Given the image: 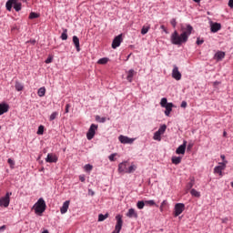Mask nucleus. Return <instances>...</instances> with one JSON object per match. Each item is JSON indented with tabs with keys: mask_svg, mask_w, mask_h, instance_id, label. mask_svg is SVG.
<instances>
[{
	"mask_svg": "<svg viewBox=\"0 0 233 233\" xmlns=\"http://www.w3.org/2000/svg\"><path fill=\"white\" fill-rule=\"evenodd\" d=\"M194 31V27L190 25V24H187L186 27L181 26V34L177 33V30H175L171 34V43L172 45H177L178 46H181V45L187 43L188 41V36L192 34Z\"/></svg>",
	"mask_w": 233,
	"mask_h": 233,
	"instance_id": "nucleus-1",
	"label": "nucleus"
},
{
	"mask_svg": "<svg viewBox=\"0 0 233 233\" xmlns=\"http://www.w3.org/2000/svg\"><path fill=\"white\" fill-rule=\"evenodd\" d=\"M35 214H43L46 210V202L43 198H40L34 206Z\"/></svg>",
	"mask_w": 233,
	"mask_h": 233,
	"instance_id": "nucleus-2",
	"label": "nucleus"
},
{
	"mask_svg": "<svg viewBox=\"0 0 233 233\" xmlns=\"http://www.w3.org/2000/svg\"><path fill=\"white\" fill-rule=\"evenodd\" d=\"M116 224L115 226V230L112 233H120L121 228H123V216L116 215Z\"/></svg>",
	"mask_w": 233,
	"mask_h": 233,
	"instance_id": "nucleus-3",
	"label": "nucleus"
},
{
	"mask_svg": "<svg viewBox=\"0 0 233 233\" xmlns=\"http://www.w3.org/2000/svg\"><path fill=\"white\" fill-rule=\"evenodd\" d=\"M10 196H12V192H7L5 197L0 198V207H9L10 205Z\"/></svg>",
	"mask_w": 233,
	"mask_h": 233,
	"instance_id": "nucleus-4",
	"label": "nucleus"
},
{
	"mask_svg": "<svg viewBox=\"0 0 233 233\" xmlns=\"http://www.w3.org/2000/svg\"><path fill=\"white\" fill-rule=\"evenodd\" d=\"M175 211H174V217L177 218V216H181L183 212L185 211V204L183 203H177L175 205Z\"/></svg>",
	"mask_w": 233,
	"mask_h": 233,
	"instance_id": "nucleus-5",
	"label": "nucleus"
},
{
	"mask_svg": "<svg viewBox=\"0 0 233 233\" xmlns=\"http://www.w3.org/2000/svg\"><path fill=\"white\" fill-rule=\"evenodd\" d=\"M98 126L96 124H92L86 133V137L88 141H91V139H94V136H96V130H97Z\"/></svg>",
	"mask_w": 233,
	"mask_h": 233,
	"instance_id": "nucleus-6",
	"label": "nucleus"
},
{
	"mask_svg": "<svg viewBox=\"0 0 233 233\" xmlns=\"http://www.w3.org/2000/svg\"><path fill=\"white\" fill-rule=\"evenodd\" d=\"M121 43H123V35L120 34L118 35H116L112 42V48L114 50H116V48H117L118 46H121Z\"/></svg>",
	"mask_w": 233,
	"mask_h": 233,
	"instance_id": "nucleus-7",
	"label": "nucleus"
},
{
	"mask_svg": "<svg viewBox=\"0 0 233 233\" xmlns=\"http://www.w3.org/2000/svg\"><path fill=\"white\" fill-rule=\"evenodd\" d=\"M172 77L176 81H181V72H179V67L176 65L173 66Z\"/></svg>",
	"mask_w": 233,
	"mask_h": 233,
	"instance_id": "nucleus-8",
	"label": "nucleus"
},
{
	"mask_svg": "<svg viewBox=\"0 0 233 233\" xmlns=\"http://www.w3.org/2000/svg\"><path fill=\"white\" fill-rule=\"evenodd\" d=\"M120 143H122L123 145H132V143H134V138H130L128 137L120 135V137H118Z\"/></svg>",
	"mask_w": 233,
	"mask_h": 233,
	"instance_id": "nucleus-9",
	"label": "nucleus"
},
{
	"mask_svg": "<svg viewBox=\"0 0 233 233\" xmlns=\"http://www.w3.org/2000/svg\"><path fill=\"white\" fill-rule=\"evenodd\" d=\"M58 157L54 153L47 154V157H46V163H56Z\"/></svg>",
	"mask_w": 233,
	"mask_h": 233,
	"instance_id": "nucleus-10",
	"label": "nucleus"
},
{
	"mask_svg": "<svg viewBox=\"0 0 233 233\" xmlns=\"http://www.w3.org/2000/svg\"><path fill=\"white\" fill-rule=\"evenodd\" d=\"M187 150V140L183 141V144L180 145L177 149H176V154H182L185 155V151Z\"/></svg>",
	"mask_w": 233,
	"mask_h": 233,
	"instance_id": "nucleus-11",
	"label": "nucleus"
},
{
	"mask_svg": "<svg viewBox=\"0 0 233 233\" xmlns=\"http://www.w3.org/2000/svg\"><path fill=\"white\" fill-rule=\"evenodd\" d=\"M210 30L213 34H216L217 32H219V30H221V24L211 22Z\"/></svg>",
	"mask_w": 233,
	"mask_h": 233,
	"instance_id": "nucleus-12",
	"label": "nucleus"
},
{
	"mask_svg": "<svg viewBox=\"0 0 233 233\" xmlns=\"http://www.w3.org/2000/svg\"><path fill=\"white\" fill-rule=\"evenodd\" d=\"M128 168V162H122L118 165V172L121 174L123 172L127 173Z\"/></svg>",
	"mask_w": 233,
	"mask_h": 233,
	"instance_id": "nucleus-13",
	"label": "nucleus"
},
{
	"mask_svg": "<svg viewBox=\"0 0 233 233\" xmlns=\"http://www.w3.org/2000/svg\"><path fill=\"white\" fill-rule=\"evenodd\" d=\"M127 80L128 81V83H132L133 79H134V76H136V74H137V72H136V70L134 69H129L127 72Z\"/></svg>",
	"mask_w": 233,
	"mask_h": 233,
	"instance_id": "nucleus-14",
	"label": "nucleus"
},
{
	"mask_svg": "<svg viewBox=\"0 0 233 233\" xmlns=\"http://www.w3.org/2000/svg\"><path fill=\"white\" fill-rule=\"evenodd\" d=\"M10 110V106L6 103L0 104V116H3V114H6Z\"/></svg>",
	"mask_w": 233,
	"mask_h": 233,
	"instance_id": "nucleus-15",
	"label": "nucleus"
},
{
	"mask_svg": "<svg viewBox=\"0 0 233 233\" xmlns=\"http://www.w3.org/2000/svg\"><path fill=\"white\" fill-rule=\"evenodd\" d=\"M68 207H70V200L64 202L62 208H60L61 214H66V212H68Z\"/></svg>",
	"mask_w": 233,
	"mask_h": 233,
	"instance_id": "nucleus-16",
	"label": "nucleus"
},
{
	"mask_svg": "<svg viewBox=\"0 0 233 233\" xmlns=\"http://www.w3.org/2000/svg\"><path fill=\"white\" fill-rule=\"evenodd\" d=\"M127 218H135V219H137V212H136V209L134 208H129L127 213L126 214Z\"/></svg>",
	"mask_w": 233,
	"mask_h": 233,
	"instance_id": "nucleus-17",
	"label": "nucleus"
},
{
	"mask_svg": "<svg viewBox=\"0 0 233 233\" xmlns=\"http://www.w3.org/2000/svg\"><path fill=\"white\" fill-rule=\"evenodd\" d=\"M73 43L76 48V52H81V47L79 45V37H77L76 35L73 36Z\"/></svg>",
	"mask_w": 233,
	"mask_h": 233,
	"instance_id": "nucleus-18",
	"label": "nucleus"
},
{
	"mask_svg": "<svg viewBox=\"0 0 233 233\" xmlns=\"http://www.w3.org/2000/svg\"><path fill=\"white\" fill-rule=\"evenodd\" d=\"M215 59H217V61H221L222 59H225V52L218 51L215 54Z\"/></svg>",
	"mask_w": 233,
	"mask_h": 233,
	"instance_id": "nucleus-19",
	"label": "nucleus"
},
{
	"mask_svg": "<svg viewBox=\"0 0 233 233\" xmlns=\"http://www.w3.org/2000/svg\"><path fill=\"white\" fill-rule=\"evenodd\" d=\"M14 3H15V0H8L6 2L5 7L8 12H12V6L14 7Z\"/></svg>",
	"mask_w": 233,
	"mask_h": 233,
	"instance_id": "nucleus-20",
	"label": "nucleus"
},
{
	"mask_svg": "<svg viewBox=\"0 0 233 233\" xmlns=\"http://www.w3.org/2000/svg\"><path fill=\"white\" fill-rule=\"evenodd\" d=\"M181 159H183L181 157H172L171 163H173V165H179V163H181Z\"/></svg>",
	"mask_w": 233,
	"mask_h": 233,
	"instance_id": "nucleus-21",
	"label": "nucleus"
},
{
	"mask_svg": "<svg viewBox=\"0 0 233 233\" xmlns=\"http://www.w3.org/2000/svg\"><path fill=\"white\" fill-rule=\"evenodd\" d=\"M22 4L15 0V2L13 4V8L15 10V12H20Z\"/></svg>",
	"mask_w": 233,
	"mask_h": 233,
	"instance_id": "nucleus-22",
	"label": "nucleus"
},
{
	"mask_svg": "<svg viewBox=\"0 0 233 233\" xmlns=\"http://www.w3.org/2000/svg\"><path fill=\"white\" fill-rule=\"evenodd\" d=\"M60 37L62 41H66V39H68V29H63V33Z\"/></svg>",
	"mask_w": 233,
	"mask_h": 233,
	"instance_id": "nucleus-23",
	"label": "nucleus"
},
{
	"mask_svg": "<svg viewBox=\"0 0 233 233\" xmlns=\"http://www.w3.org/2000/svg\"><path fill=\"white\" fill-rule=\"evenodd\" d=\"M190 194L191 196H193L194 198H201V193L198 190H196L195 188H192L190 190Z\"/></svg>",
	"mask_w": 233,
	"mask_h": 233,
	"instance_id": "nucleus-24",
	"label": "nucleus"
},
{
	"mask_svg": "<svg viewBox=\"0 0 233 233\" xmlns=\"http://www.w3.org/2000/svg\"><path fill=\"white\" fill-rule=\"evenodd\" d=\"M145 203L147 207H159L154 200H146Z\"/></svg>",
	"mask_w": 233,
	"mask_h": 233,
	"instance_id": "nucleus-25",
	"label": "nucleus"
},
{
	"mask_svg": "<svg viewBox=\"0 0 233 233\" xmlns=\"http://www.w3.org/2000/svg\"><path fill=\"white\" fill-rule=\"evenodd\" d=\"M37 94H38L39 97H44L45 94H46V88L40 87L37 91Z\"/></svg>",
	"mask_w": 233,
	"mask_h": 233,
	"instance_id": "nucleus-26",
	"label": "nucleus"
},
{
	"mask_svg": "<svg viewBox=\"0 0 233 233\" xmlns=\"http://www.w3.org/2000/svg\"><path fill=\"white\" fill-rule=\"evenodd\" d=\"M195 183H196V179L194 177H191L190 182L187 183V190L192 189V187H194Z\"/></svg>",
	"mask_w": 233,
	"mask_h": 233,
	"instance_id": "nucleus-27",
	"label": "nucleus"
},
{
	"mask_svg": "<svg viewBox=\"0 0 233 233\" xmlns=\"http://www.w3.org/2000/svg\"><path fill=\"white\" fill-rule=\"evenodd\" d=\"M214 172L215 174H219V176H223V169L219 166L215 167Z\"/></svg>",
	"mask_w": 233,
	"mask_h": 233,
	"instance_id": "nucleus-28",
	"label": "nucleus"
},
{
	"mask_svg": "<svg viewBox=\"0 0 233 233\" xmlns=\"http://www.w3.org/2000/svg\"><path fill=\"white\" fill-rule=\"evenodd\" d=\"M146 202L143 200H140L137 203V207L139 210H143L145 208Z\"/></svg>",
	"mask_w": 233,
	"mask_h": 233,
	"instance_id": "nucleus-29",
	"label": "nucleus"
},
{
	"mask_svg": "<svg viewBox=\"0 0 233 233\" xmlns=\"http://www.w3.org/2000/svg\"><path fill=\"white\" fill-rule=\"evenodd\" d=\"M161 136L162 135L159 132L156 131L153 139H155V141H161Z\"/></svg>",
	"mask_w": 233,
	"mask_h": 233,
	"instance_id": "nucleus-30",
	"label": "nucleus"
},
{
	"mask_svg": "<svg viewBox=\"0 0 233 233\" xmlns=\"http://www.w3.org/2000/svg\"><path fill=\"white\" fill-rule=\"evenodd\" d=\"M166 131H167V125L164 124V125L160 126V127L158 128V130L157 132L163 135V134H165Z\"/></svg>",
	"mask_w": 233,
	"mask_h": 233,
	"instance_id": "nucleus-31",
	"label": "nucleus"
},
{
	"mask_svg": "<svg viewBox=\"0 0 233 233\" xmlns=\"http://www.w3.org/2000/svg\"><path fill=\"white\" fill-rule=\"evenodd\" d=\"M15 90H17V92H21V90H23L24 86L21 83L15 82Z\"/></svg>",
	"mask_w": 233,
	"mask_h": 233,
	"instance_id": "nucleus-32",
	"label": "nucleus"
},
{
	"mask_svg": "<svg viewBox=\"0 0 233 233\" xmlns=\"http://www.w3.org/2000/svg\"><path fill=\"white\" fill-rule=\"evenodd\" d=\"M167 105H168V100L167 99V97H163L160 101V106H162V108H165Z\"/></svg>",
	"mask_w": 233,
	"mask_h": 233,
	"instance_id": "nucleus-33",
	"label": "nucleus"
},
{
	"mask_svg": "<svg viewBox=\"0 0 233 233\" xmlns=\"http://www.w3.org/2000/svg\"><path fill=\"white\" fill-rule=\"evenodd\" d=\"M57 116H59V113L57 111L53 112L49 116V121H54V119H56Z\"/></svg>",
	"mask_w": 233,
	"mask_h": 233,
	"instance_id": "nucleus-34",
	"label": "nucleus"
},
{
	"mask_svg": "<svg viewBox=\"0 0 233 233\" xmlns=\"http://www.w3.org/2000/svg\"><path fill=\"white\" fill-rule=\"evenodd\" d=\"M97 63H98V65H106V63H108V58H106V57L100 58L97 61Z\"/></svg>",
	"mask_w": 233,
	"mask_h": 233,
	"instance_id": "nucleus-35",
	"label": "nucleus"
},
{
	"mask_svg": "<svg viewBox=\"0 0 233 233\" xmlns=\"http://www.w3.org/2000/svg\"><path fill=\"white\" fill-rule=\"evenodd\" d=\"M106 218H108V213L103 215V214H99L98 215V221H105V219H106Z\"/></svg>",
	"mask_w": 233,
	"mask_h": 233,
	"instance_id": "nucleus-36",
	"label": "nucleus"
},
{
	"mask_svg": "<svg viewBox=\"0 0 233 233\" xmlns=\"http://www.w3.org/2000/svg\"><path fill=\"white\" fill-rule=\"evenodd\" d=\"M148 30H150V26H143L141 29L142 35H145L146 34H148Z\"/></svg>",
	"mask_w": 233,
	"mask_h": 233,
	"instance_id": "nucleus-37",
	"label": "nucleus"
},
{
	"mask_svg": "<svg viewBox=\"0 0 233 233\" xmlns=\"http://www.w3.org/2000/svg\"><path fill=\"white\" fill-rule=\"evenodd\" d=\"M44 132H45V127L39 126L36 134H38V136H43Z\"/></svg>",
	"mask_w": 233,
	"mask_h": 233,
	"instance_id": "nucleus-38",
	"label": "nucleus"
},
{
	"mask_svg": "<svg viewBox=\"0 0 233 233\" xmlns=\"http://www.w3.org/2000/svg\"><path fill=\"white\" fill-rule=\"evenodd\" d=\"M164 108H166V110L172 112V108H174V104L173 103H168V105L165 106Z\"/></svg>",
	"mask_w": 233,
	"mask_h": 233,
	"instance_id": "nucleus-39",
	"label": "nucleus"
},
{
	"mask_svg": "<svg viewBox=\"0 0 233 233\" xmlns=\"http://www.w3.org/2000/svg\"><path fill=\"white\" fill-rule=\"evenodd\" d=\"M39 17V14L31 12L29 15V19H37Z\"/></svg>",
	"mask_w": 233,
	"mask_h": 233,
	"instance_id": "nucleus-40",
	"label": "nucleus"
},
{
	"mask_svg": "<svg viewBox=\"0 0 233 233\" xmlns=\"http://www.w3.org/2000/svg\"><path fill=\"white\" fill-rule=\"evenodd\" d=\"M96 121H97L98 123H105V121H106V117H101L99 116H96Z\"/></svg>",
	"mask_w": 233,
	"mask_h": 233,
	"instance_id": "nucleus-41",
	"label": "nucleus"
},
{
	"mask_svg": "<svg viewBox=\"0 0 233 233\" xmlns=\"http://www.w3.org/2000/svg\"><path fill=\"white\" fill-rule=\"evenodd\" d=\"M135 170H136V167L132 165L128 167L127 171H126V174H132V172H135Z\"/></svg>",
	"mask_w": 233,
	"mask_h": 233,
	"instance_id": "nucleus-42",
	"label": "nucleus"
},
{
	"mask_svg": "<svg viewBox=\"0 0 233 233\" xmlns=\"http://www.w3.org/2000/svg\"><path fill=\"white\" fill-rule=\"evenodd\" d=\"M92 168H94V167L92 165H90V164H86L85 166L86 172H90V170H92Z\"/></svg>",
	"mask_w": 233,
	"mask_h": 233,
	"instance_id": "nucleus-43",
	"label": "nucleus"
},
{
	"mask_svg": "<svg viewBox=\"0 0 233 233\" xmlns=\"http://www.w3.org/2000/svg\"><path fill=\"white\" fill-rule=\"evenodd\" d=\"M7 163L10 165L11 168H14L15 162L12 158H8Z\"/></svg>",
	"mask_w": 233,
	"mask_h": 233,
	"instance_id": "nucleus-44",
	"label": "nucleus"
},
{
	"mask_svg": "<svg viewBox=\"0 0 233 233\" xmlns=\"http://www.w3.org/2000/svg\"><path fill=\"white\" fill-rule=\"evenodd\" d=\"M170 25L173 26V28H176V26H177V22L176 21V18L171 19Z\"/></svg>",
	"mask_w": 233,
	"mask_h": 233,
	"instance_id": "nucleus-45",
	"label": "nucleus"
},
{
	"mask_svg": "<svg viewBox=\"0 0 233 233\" xmlns=\"http://www.w3.org/2000/svg\"><path fill=\"white\" fill-rule=\"evenodd\" d=\"M115 157H116V153H113V154H111V155L108 157V159H109V161H115V160H116Z\"/></svg>",
	"mask_w": 233,
	"mask_h": 233,
	"instance_id": "nucleus-46",
	"label": "nucleus"
},
{
	"mask_svg": "<svg viewBox=\"0 0 233 233\" xmlns=\"http://www.w3.org/2000/svg\"><path fill=\"white\" fill-rule=\"evenodd\" d=\"M203 43H205V40L199 39V37L197 38V45H203Z\"/></svg>",
	"mask_w": 233,
	"mask_h": 233,
	"instance_id": "nucleus-47",
	"label": "nucleus"
},
{
	"mask_svg": "<svg viewBox=\"0 0 233 233\" xmlns=\"http://www.w3.org/2000/svg\"><path fill=\"white\" fill-rule=\"evenodd\" d=\"M164 205H167V200H164L162 203H161V205H160V212H163V207H164Z\"/></svg>",
	"mask_w": 233,
	"mask_h": 233,
	"instance_id": "nucleus-48",
	"label": "nucleus"
},
{
	"mask_svg": "<svg viewBox=\"0 0 233 233\" xmlns=\"http://www.w3.org/2000/svg\"><path fill=\"white\" fill-rule=\"evenodd\" d=\"M52 60H53L52 56H49V57L45 61V63H46V65H48V64L52 63Z\"/></svg>",
	"mask_w": 233,
	"mask_h": 233,
	"instance_id": "nucleus-49",
	"label": "nucleus"
},
{
	"mask_svg": "<svg viewBox=\"0 0 233 233\" xmlns=\"http://www.w3.org/2000/svg\"><path fill=\"white\" fill-rule=\"evenodd\" d=\"M69 110H70V104H66V114H68Z\"/></svg>",
	"mask_w": 233,
	"mask_h": 233,
	"instance_id": "nucleus-50",
	"label": "nucleus"
},
{
	"mask_svg": "<svg viewBox=\"0 0 233 233\" xmlns=\"http://www.w3.org/2000/svg\"><path fill=\"white\" fill-rule=\"evenodd\" d=\"M180 106H181V108H187V101H182Z\"/></svg>",
	"mask_w": 233,
	"mask_h": 233,
	"instance_id": "nucleus-51",
	"label": "nucleus"
},
{
	"mask_svg": "<svg viewBox=\"0 0 233 233\" xmlns=\"http://www.w3.org/2000/svg\"><path fill=\"white\" fill-rule=\"evenodd\" d=\"M218 167H220V168H222V170H225V168H227V166L225 164H223L222 162L219 163Z\"/></svg>",
	"mask_w": 233,
	"mask_h": 233,
	"instance_id": "nucleus-52",
	"label": "nucleus"
},
{
	"mask_svg": "<svg viewBox=\"0 0 233 233\" xmlns=\"http://www.w3.org/2000/svg\"><path fill=\"white\" fill-rule=\"evenodd\" d=\"M192 147H194V144L189 143V144L187 145V150H192Z\"/></svg>",
	"mask_w": 233,
	"mask_h": 233,
	"instance_id": "nucleus-53",
	"label": "nucleus"
},
{
	"mask_svg": "<svg viewBox=\"0 0 233 233\" xmlns=\"http://www.w3.org/2000/svg\"><path fill=\"white\" fill-rule=\"evenodd\" d=\"M228 5L229 8H233V0H229Z\"/></svg>",
	"mask_w": 233,
	"mask_h": 233,
	"instance_id": "nucleus-54",
	"label": "nucleus"
},
{
	"mask_svg": "<svg viewBox=\"0 0 233 233\" xmlns=\"http://www.w3.org/2000/svg\"><path fill=\"white\" fill-rule=\"evenodd\" d=\"M79 180H80L82 183H85L86 178H85V177L80 176V177H79Z\"/></svg>",
	"mask_w": 233,
	"mask_h": 233,
	"instance_id": "nucleus-55",
	"label": "nucleus"
},
{
	"mask_svg": "<svg viewBox=\"0 0 233 233\" xmlns=\"http://www.w3.org/2000/svg\"><path fill=\"white\" fill-rule=\"evenodd\" d=\"M88 194L90 195V196H95V192L92 190V189H89L88 190Z\"/></svg>",
	"mask_w": 233,
	"mask_h": 233,
	"instance_id": "nucleus-56",
	"label": "nucleus"
},
{
	"mask_svg": "<svg viewBox=\"0 0 233 233\" xmlns=\"http://www.w3.org/2000/svg\"><path fill=\"white\" fill-rule=\"evenodd\" d=\"M3 230H6V226L4 225L0 227V232Z\"/></svg>",
	"mask_w": 233,
	"mask_h": 233,
	"instance_id": "nucleus-57",
	"label": "nucleus"
},
{
	"mask_svg": "<svg viewBox=\"0 0 233 233\" xmlns=\"http://www.w3.org/2000/svg\"><path fill=\"white\" fill-rule=\"evenodd\" d=\"M170 112H172V111L166 110L165 111V116H167L168 117V116H170Z\"/></svg>",
	"mask_w": 233,
	"mask_h": 233,
	"instance_id": "nucleus-58",
	"label": "nucleus"
},
{
	"mask_svg": "<svg viewBox=\"0 0 233 233\" xmlns=\"http://www.w3.org/2000/svg\"><path fill=\"white\" fill-rule=\"evenodd\" d=\"M220 157H221L222 161H225V155H221Z\"/></svg>",
	"mask_w": 233,
	"mask_h": 233,
	"instance_id": "nucleus-59",
	"label": "nucleus"
},
{
	"mask_svg": "<svg viewBox=\"0 0 233 233\" xmlns=\"http://www.w3.org/2000/svg\"><path fill=\"white\" fill-rule=\"evenodd\" d=\"M227 163H228V161L227 160H223L222 164H225V166L227 167Z\"/></svg>",
	"mask_w": 233,
	"mask_h": 233,
	"instance_id": "nucleus-60",
	"label": "nucleus"
},
{
	"mask_svg": "<svg viewBox=\"0 0 233 233\" xmlns=\"http://www.w3.org/2000/svg\"><path fill=\"white\" fill-rule=\"evenodd\" d=\"M194 3H201V0H193Z\"/></svg>",
	"mask_w": 233,
	"mask_h": 233,
	"instance_id": "nucleus-61",
	"label": "nucleus"
},
{
	"mask_svg": "<svg viewBox=\"0 0 233 233\" xmlns=\"http://www.w3.org/2000/svg\"><path fill=\"white\" fill-rule=\"evenodd\" d=\"M223 136H224V137L227 136V131L223 132Z\"/></svg>",
	"mask_w": 233,
	"mask_h": 233,
	"instance_id": "nucleus-62",
	"label": "nucleus"
},
{
	"mask_svg": "<svg viewBox=\"0 0 233 233\" xmlns=\"http://www.w3.org/2000/svg\"><path fill=\"white\" fill-rule=\"evenodd\" d=\"M231 187H232V188H233V181L231 182Z\"/></svg>",
	"mask_w": 233,
	"mask_h": 233,
	"instance_id": "nucleus-63",
	"label": "nucleus"
},
{
	"mask_svg": "<svg viewBox=\"0 0 233 233\" xmlns=\"http://www.w3.org/2000/svg\"><path fill=\"white\" fill-rule=\"evenodd\" d=\"M130 57V55L127 56V58Z\"/></svg>",
	"mask_w": 233,
	"mask_h": 233,
	"instance_id": "nucleus-64",
	"label": "nucleus"
}]
</instances>
